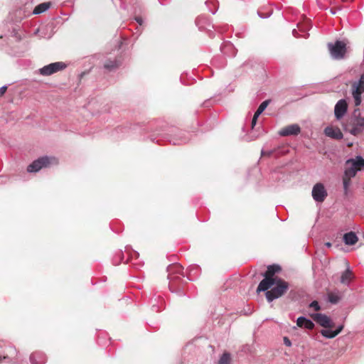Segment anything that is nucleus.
Masks as SVG:
<instances>
[{"label":"nucleus","mask_w":364,"mask_h":364,"mask_svg":"<svg viewBox=\"0 0 364 364\" xmlns=\"http://www.w3.org/2000/svg\"><path fill=\"white\" fill-rule=\"evenodd\" d=\"M168 279H169V288L171 291H179L181 287L187 283V280H191L193 278L188 277L184 278L183 274V267L179 264H170L167 267Z\"/></svg>","instance_id":"1"},{"label":"nucleus","mask_w":364,"mask_h":364,"mask_svg":"<svg viewBox=\"0 0 364 364\" xmlns=\"http://www.w3.org/2000/svg\"><path fill=\"white\" fill-rule=\"evenodd\" d=\"M311 317L317 323L325 328L321 330L320 333L323 337L326 338H335L343 329L344 326L341 324L337 326L335 331L329 330L328 328H333L334 326V323L332 321L330 317L325 314L317 313L311 315Z\"/></svg>","instance_id":"2"},{"label":"nucleus","mask_w":364,"mask_h":364,"mask_svg":"<svg viewBox=\"0 0 364 364\" xmlns=\"http://www.w3.org/2000/svg\"><path fill=\"white\" fill-rule=\"evenodd\" d=\"M281 267L277 264L269 265L267 267V272L264 273V279H263L259 284L257 291H264L274 285V282L279 277H274V274L279 272Z\"/></svg>","instance_id":"3"},{"label":"nucleus","mask_w":364,"mask_h":364,"mask_svg":"<svg viewBox=\"0 0 364 364\" xmlns=\"http://www.w3.org/2000/svg\"><path fill=\"white\" fill-rule=\"evenodd\" d=\"M270 289L265 291L266 298L269 302L283 296L289 289V284L282 279H277Z\"/></svg>","instance_id":"4"},{"label":"nucleus","mask_w":364,"mask_h":364,"mask_svg":"<svg viewBox=\"0 0 364 364\" xmlns=\"http://www.w3.org/2000/svg\"><path fill=\"white\" fill-rule=\"evenodd\" d=\"M362 167H364V159L361 156L347 160L344 176L350 178L354 177L357 171Z\"/></svg>","instance_id":"5"},{"label":"nucleus","mask_w":364,"mask_h":364,"mask_svg":"<svg viewBox=\"0 0 364 364\" xmlns=\"http://www.w3.org/2000/svg\"><path fill=\"white\" fill-rule=\"evenodd\" d=\"M364 93V73L360 75L358 82H354L351 85V94L354 106L359 107L362 103V94Z\"/></svg>","instance_id":"6"},{"label":"nucleus","mask_w":364,"mask_h":364,"mask_svg":"<svg viewBox=\"0 0 364 364\" xmlns=\"http://www.w3.org/2000/svg\"><path fill=\"white\" fill-rule=\"evenodd\" d=\"M56 163L57 160L54 157L42 156L33 161L27 167V171L29 173H36L41 168L48 167L50 164Z\"/></svg>","instance_id":"7"},{"label":"nucleus","mask_w":364,"mask_h":364,"mask_svg":"<svg viewBox=\"0 0 364 364\" xmlns=\"http://www.w3.org/2000/svg\"><path fill=\"white\" fill-rule=\"evenodd\" d=\"M328 48L331 57L336 60H341L345 57L346 45L343 41H336L334 43H329Z\"/></svg>","instance_id":"8"},{"label":"nucleus","mask_w":364,"mask_h":364,"mask_svg":"<svg viewBox=\"0 0 364 364\" xmlns=\"http://www.w3.org/2000/svg\"><path fill=\"white\" fill-rule=\"evenodd\" d=\"M67 67L63 62H55L43 66L38 70L40 75L43 76H49L64 70Z\"/></svg>","instance_id":"9"},{"label":"nucleus","mask_w":364,"mask_h":364,"mask_svg":"<svg viewBox=\"0 0 364 364\" xmlns=\"http://www.w3.org/2000/svg\"><path fill=\"white\" fill-rule=\"evenodd\" d=\"M311 196L316 203H323L328 196L327 190L322 183H316L312 188Z\"/></svg>","instance_id":"10"},{"label":"nucleus","mask_w":364,"mask_h":364,"mask_svg":"<svg viewBox=\"0 0 364 364\" xmlns=\"http://www.w3.org/2000/svg\"><path fill=\"white\" fill-rule=\"evenodd\" d=\"M348 111V103L345 99L337 102L334 107V114L337 120L341 119Z\"/></svg>","instance_id":"11"},{"label":"nucleus","mask_w":364,"mask_h":364,"mask_svg":"<svg viewBox=\"0 0 364 364\" xmlns=\"http://www.w3.org/2000/svg\"><path fill=\"white\" fill-rule=\"evenodd\" d=\"M351 123L352 128L349 130L351 134L356 136L364 131V117L351 120Z\"/></svg>","instance_id":"12"},{"label":"nucleus","mask_w":364,"mask_h":364,"mask_svg":"<svg viewBox=\"0 0 364 364\" xmlns=\"http://www.w3.org/2000/svg\"><path fill=\"white\" fill-rule=\"evenodd\" d=\"M301 132L300 127L296 124H292L282 129L279 134L282 136L298 135Z\"/></svg>","instance_id":"13"},{"label":"nucleus","mask_w":364,"mask_h":364,"mask_svg":"<svg viewBox=\"0 0 364 364\" xmlns=\"http://www.w3.org/2000/svg\"><path fill=\"white\" fill-rule=\"evenodd\" d=\"M326 136L335 139H341L343 135L341 129L338 127H327L324 129Z\"/></svg>","instance_id":"14"},{"label":"nucleus","mask_w":364,"mask_h":364,"mask_svg":"<svg viewBox=\"0 0 364 364\" xmlns=\"http://www.w3.org/2000/svg\"><path fill=\"white\" fill-rule=\"evenodd\" d=\"M353 279V273L348 264L346 269L341 274L340 282L344 285L348 286Z\"/></svg>","instance_id":"15"},{"label":"nucleus","mask_w":364,"mask_h":364,"mask_svg":"<svg viewBox=\"0 0 364 364\" xmlns=\"http://www.w3.org/2000/svg\"><path fill=\"white\" fill-rule=\"evenodd\" d=\"M30 360L32 364H43L46 361V357L41 352H36L31 355Z\"/></svg>","instance_id":"16"},{"label":"nucleus","mask_w":364,"mask_h":364,"mask_svg":"<svg viewBox=\"0 0 364 364\" xmlns=\"http://www.w3.org/2000/svg\"><path fill=\"white\" fill-rule=\"evenodd\" d=\"M296 324L300 328H304L306 329H313L314 323L309 318L304 316H300L296 320Z\"/></svg>","instance_id":"17"},{"label":"nucleus","mask_w":364,"mask_h":364,"mask_svg":"<svg viewBox=\"0 0 364 364\" xmlns=\"http://www.w3.org/2000/svg\"><path fill=\"white\" fill-rule=\"evenodd\" d=\"M358 237L353 232H349L343 235V241L347 245H353L358 242Z\"/></svg>","instance_id":"18"},{"label":"nucleus","mask_w":364,"mask_h":364,"mask_svg":"<svg viewBox=\"0 0 364 364\" xmlns=\"http://www.w3.org/2000/svg\"><path fill=\"white\" fill-rule=\"evenodd\" d=\"M341 299V296L338 291H331L327 294V300L333 304H336Z\"/></svg>","instance_id":"19"},{"label":"nucleus","mask_w":364,"mask_h":364,"mask_svg":"<svg viewBox=\"0 0 364 364\" xmlns=\"http://www.w3.org/2000/svg\"><path fill=\"white\" fill-rule=\"evenodd\" d=\"M120 63H121V61H119L118 60H114V61L108 60L107 62H106L105 63L104 68L109 71H112V70H114V69H116L117 68H118V66L120 65Z\"/></svg>","instance_id":"20"},{"label":"nucleus","mask_w":364,"mask_h":364,"mask_svg":"<svg viewBox=\"0 0 364 364\" xmlns=\"http://www.w3.org/2000/svg\"><path fill=\"white\" fill-rule=\"evenodd\" d=\"M50 3H42L38 5L33 10L34 14H39L47 11L50 7Z\"/></svg>","instance_id":"21"},{"label":"nucleus","mask_w":364,"mask_h":364,"mask_svg":"<svg viewBox=\"0 0 364 364\" xmlns=\"http://www.w3.org/2000/svg\"><path fill=\"white\" fill-rule=\"evenodd\" d=\"M269 103V100H265V101L262 102L260 104V105L259 106V107L257 108V109L255 114H256L257 116H259L265 110V109L268 106Z\"/></svg>","instance_id":"22"},{"label":"nucleus","mask_w":364,"mask_h":364,"mask_svg":"<svg viewBox=\"0 0 364 364\" xmlns=\"http://www.w3.org/2000/svg\"><path fill=\"white\" fill-rule=\"evenodd\" d=\"M230 355L228 353H225L220 357L218 364H230Z\"/></svg>","instance_id":"23"},{"label":"nucleus","mask_w":364,"mask_h":364,"mask_svg":"<svg viewBox=\"0 0 364 364\" xmlns=\"http://www.w3.org/2000/svg\"><path fill=\"white\" fill-rule=\"evenodd\" d=\"M343 189L345 195L348 194V187L350 185V178H346L343 176Z\"/></svg>","instance_id":"24"},{"label":"nucleus","mask_w":364,"mask_h":364,"mask_svg":"<svg viewBox=\"0 0 364 364\" xmlns=\"http://www.w3.org/2000/svg\"><path fill=\"white\" fill-rule=\"evenodd\" d=\"M362 117H361L360 109L359 108H355L352 113L351 120H354Z\"/></svg>","instance_id":"25"},{"label":"nucleus","mask_w":364,"mask_h":364,"mask_svg":"<svg viewBox=\"0 0 364 364\" xmlns=\"http://www.w3.org/2000/svg\"><path fill=\"white\" fill-rule=\"evenodd\" d=\"M309 307L314 309L315 311H318L321 309V306L318 301H313L310 303Z\"/></svg>","instance_id":"26"},{"label":"nucleus","mask_w":364,"mask_h":364,"mask_svg":"<svg viewBox=\"0 0 364 364\" xmlns=\"http://www.w3.org/2000/svg\"><path fill=\"white\" fill-rule=\"evenodd\" d=\"M258 117H259V116H257L256 114H254L253 118L252 119V122H251L252 129H253L255 127V126L256 125Z\"/></svg>","instance_id":"27"},{"label":"nucleus","mask_w":364,"mask_h":364,"mask_svg":"<svg viewBox=\"0 0 364 364\" xmlns=\"http://www.w3.org/2000/svg\"><path fill=\"white\" fill-rule=\"evenodd\" d=\"M284 344L287 346H291V342L290 341V340L287 338V337H284Z\"/></svg>","instance_id":"28"},{"label":"nucleus","mask_w":364,"mask_h":364,"mask_svg":"<svg viewBox=\"0 0 364 364\" xmlns=\"http://www.w3.org/2000/svg\"><path fill=\"white\" fill-rule=\"evenodd\" d=\"M7 90V86L4 85L0 87V95H4Z\"/></svg>","instance_id":"29"},{"label":"nucleus","mask_w":364,"mask_h":364,"mask_svg":"<svg viewBox=\"0 0 364 364\" xmlns=\"http://www.w3.org/2000/svg\"><path fill=\"white\" fill-rule=\"evenodd\" d=\"M272 153H273L272 151H262V154L263 156H264V155L271 156L272 154Z\"/></svg>","instance_id":"30"},{"label":"nucleus","mask_w":364,"mask_h":364,"mask_svg":"<svg viewBox=\"0 0 364 364\" xmlns=\"http://www.w3.org/2000/svg\"><path fill=\"white\" fill-rule=\"evenodd\" d=\"M135 20L139 24V25H142L143 23V20L141 17H136L135 18Z\"/></svg>","instance_id":"31"},{"label":"nucleus","mask_w":364,"mask_h":364,"mask_svg":"<svg viewBox=\"0 0 364 364\" xmlns=\"http://www.w3.org/2000/svg\"><path fill=\"white\" fill-rule=\"evenodd\" d=\"M292 33H293V35H294L295 37H296V38H298V37H299V36H298V32H297V31H296V30L294 29V30H293V31H292Z\"/></svg>","instance_id":"32"},{"label":"nucleus","mask_w":364,"mask_h":364,"mask_svg":"<svg viewBox=\"0 0 364 364\" xmlns=\"http://www.w3.org/2000/svg\"><path fill=\"white\" fill-rule=\"evenodd\" d=\"M9 358V356L6 355H4V356H1L0 355V362L3 360V359H8Z\"/></svg>","instance_id":"33"},{"label":"nucleus","mask_w":364,"mask_h":364,"mask_svg":"<svg viewBox=\"0 0 364 364\" xmlns=\"http://www.w3.org/2000/svg\"><path fill=\"white\" fill-rule=\"evenodd\" d=\"M186 140L184 139V140H181L180 142H175V141H173V144H179L186 143Z\"/></svg>","instance_id":"34"},{"label":"nucleus","mask_w":364,"mask_h":364,"mask_svg":"<svg viewBox=\"0 0 364 364\" xmlns=\"http://www.w3.org/2000/svg\"><path fill=\"white\" fill-rule=\"evenodd\" d=\"M325 245H326V247H331V242H326Z\"/></svg>","instance_id":"35"},{"label":"nucleus","mask_w":364,"mask_h":364,"mask_svg":"<svg viewBox=\"0 0 364 364\" xmlns=\"http://www.w3.org/2000/svg\"><path fill=\"white\" fill-rule=\"evenodd\" d=\"M330 11H331V13L332 14H336V11H335L333 9H331V10H330Z\"/></svg>","instance_id":"36"},{"label":"nucleus","mask_w":364,"mask_h":364,"mask_svg":"<svg viewBox=\"0 0 364 364\" xmlns=\"http://www.w3.org/2000/svg\"><path fill=\"white\" fill-rule=\"evenodd\" d=\"M194 269H197V267H192L191 269H190V274H191V272Z\"/></svg>","instance_id":"37"},{"label":"nucleus","mask_w":364,"mask_h":364,"mask_svg":"<svg viewBox=\"0 0 364 364\" xmlns=\"http://www.w3.org/2000/svg\"><path fill=\"white\" fill-rule=\"evenodd\" d=\"M200 19H201L200 18H198L196 19V23H197L198 24L199 23V22H200Z\"/></svg>","instance_id":"38"},{"label":"nucleus","mask_w":364,"mask_h":364,"mask_svg":"<svg viewBox=\"0 0 364 364\" xmlns=\"http://www.w3.org/2000/svg\"><path fill=\"white\" fill-rule=\"evenodd\" d=\"M10 350L12 351H15V349H13V348H11Z\"/></svg>","instance_id":"39"}]
</instances>
